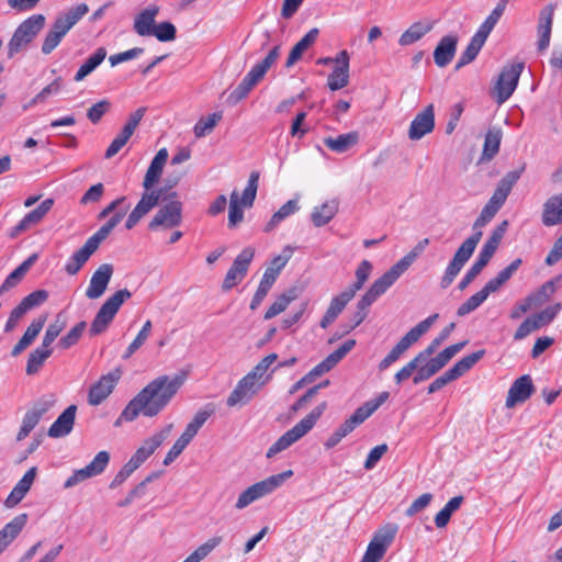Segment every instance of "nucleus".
Instances as JSON below:
<instances>
[{"instance_id": "57", "label": "nucleus", "mask_w": 562, "mask_h": 562, "mask_svg": "<svg viewBox=\"0 0 562 562\" xmlns=\"http://www.w3.org/2000/svg\"><path fill=\"white\" fill-rule=\"evenodd\" d=\"M222 541L221 537H213L209 539L205 543L195 549L191 554H189L182 562H200L204 558H206L211 551L216 548Z\"/></svg>"}, {"instance_id": "60", "label": "nucleus", "mask_w": 562, "mask_h": 562, "mask_svg": "<svg viewBox=\"0 0 562 562\" xmlns=\"http://www.w3.org/2000/svg\"><path fill=\"white\" fill-rule=\"evenodd\" d=\"M349 83V69L334 68L328 75L327 86L331 91L345 88Z\"/></svg>"}, {"instance_id": "6", "label": "nucleus", "mask_w": 562, "mask_h": 562, "mask_svg": "<svg viewBox=\"0 0 562 562\" xmlns=\"http://www.w3.org/2000/svg\"><path fill=\"white\" fill-rule=\"evenodd\" d=\"M89 11L86 3H80L70 8L64 14L58 15L50 30L47 32L42 44V53L50 54L61 42L63 37L72 29L75 24Z\"/></svg>"}, {"instance_id": "31", "label": "nucleus", "mask_w": 562, "mask_h": 562, "mask_svg": "<svg viewBox=\"0 0 562 562\" xmlns=\"http://www.w3.org/2000/svg\"><path fill=\"white\" fill-rule=\"evenodd\" d=\"M541 221L547 227L562 223V193L552 195L544 202Z\"/></svg>"}, {"instance_id": "30", "label": "nucleus", "mask_w": 562, "mask_h": 562, "mask_svg": "<svg viewBox=\"0 0 562 562\" xmlns=\"http://www.w3.org/2000/svg\"><path fill=\"white\" fill-rule=\"evenodd\" d=\"M46 322V316H40L31 322V324L27 326L26 330L24 331L23 336L20 338V340L15 344V346L11 350L12 357H18L20 353H22L29 346L33 344L35 338L40 335L42 331L44 325Z\"/></svg>"}, {"instance_id": "4", "label": "nucleus", "mask_w": 562, "mask_h": 562, "mask_svg": "<svg viewBox=\"0 0 562 562\" xmlns=\"http://www.w3.org/2000/svg\"><path fill=\"white\" fill-rule=\"evenodd\" d=\"M485 225L486 223L482 222L481 218L477 217L475 220V222L473 223V234L469 236L457 249L453 258L448 263L443 272V276L441 277L440 286L442 289H447L452 284L456 277L460 273L464 265L472 257L483 235L481 228Z\"/></svg>"}, {"instance_id": "39", "label": "nucleus", "mask_w": 562, "mask_h": 562, "mask_svg": "<svg viewBox=\"0 0 562 562\" xmlns=\"http://www.w3.org/2000/svg\"><path fill=\"white\" fill-rule=\"evenodd\" d=\"M521 262V259L517 258L513 262H510V265L502 269L495 278L488 280L486 284L483 286L485 292L490 295L491 293L498 291L518 270Z\"/></svg>"}, {"instance_id": "59", "label": "nucleus", "mask_w": 562, "mask_h": 562, "mask_svg": "<svg viewBox=\"0 0 562 562\" xmlns=\"http://www.w3.org/2000/svg\"><path fill=\"white\" fill-rule=\"evenodd\" d=\"M372 268V263L369 260H362L356 269V281L347 289L351 290L356 294L360 289H362L369 279Z\"/></svg>"}, {"instance_id": "49", "label": "nucleus", "mask_w": 562, "mask_h": 562, "mask_svg": "<svg viewBox=\"0 0 562 562\" xmlns=\"http://www.w3.org/2000/svg\"><path fill=\"white\" fill-rule=\"evenodd\" d=\"M277 278L273 277L271 272H263V276L259 282L258 289L255 292L251 302H250V310L255 311L259 307V305L262 303L265 297L267 296L268 292L274 284Z\"/></svg>"}, {"instance_id": "44", "label": "nucleus", "mask_w": 562, "mask_h": 562, "mask_svg": "<svg viewBox=\"0 0 562 562\" xmlns=\"http://www.w3.org/2000/svg\"><path fill=\"white\" fill-rule=\"evenodd\" d=\"M358 134L356 132L340 134L336 138L327 137L324 139V144L330 150L341 154L347 151L351 146L357 144Z\"/></svg>"}, {"instance_id": "23", "label": "nucleus", "mask_w": 562, "mask_h": 562, "mask_svg": "<svg viewBox=\"0 0 562 562\" xmlns=\"http://www.w3.org/2000/svg\"><path fill=\"white\" fill-rule=\"evenodd\" d=\"M435 127V114H434V105L429 104L418 113L414 120L411 122L408 130V137L412 140H418L423 138L426 134L432 132Z\"/></svg>"}, {"instance_id": "28", "label": "nucleus", "mask_w": 562, "mask_h": 562, "mask_svg": "<svg viewBox=\"0 0 562 562\" xmlns=\"http://www.w3.org/2000/svg\"><path fill=\"white\" fill-rule=\"evenodd\" d=\"M509 0H499L496 7L492 10L484 22L479 26L474 35L472 36L482 44H485L488 35L494 30L495 25L504 14Z\"/></svg>"}, {"instance_id": "40", "label": "nucleus", "mask_w": 562, "mask_h": 562, "mask_svg": "<svg viewBox=\"0 0 562 562\" xmlns=\"http://www.w3.org/2000/svg\"><path fill=\"white\" fill-rule=\"evenodd\" d=\"M36 259L37 256L35 254L30 256L4 279L3 283L0 286V296L3 295L9 290L15 288L21 282L24 274L30 270V268Z\"/></svg>"}, {"instance_id": "14", "label": "nucleus", "mask_w": 562, "mask_h": 562, "mask_svg": "<svg viewBox=\"0 0 562 562\" xmlns=\"http://www.w3.org/2000/svg\"><path fill=\"white\" fill-rule=\"evenodd\" d=\"M255 257V248L246 247L244 248L237 257L234 259L231 268L227 270L226 276L223 280L222 289L223 291H229L235 285L240 283L245 276L247 274L249 265L251 263Z\"/></svg>"}, {"instance_id": "22", "label": "nucleus", "mask_w": 562, "mask_h": 562, "mask_svg": "<svg viewBox=\"0 0 562 562\" xmlns=\"http://www.w3.org/2000/svg\"><path fill=\"white\" fill-rule=\"evenodd\" d=\"M112 274L113 266L111 263L100 265L90 279V283L86 290V296L90 300H95L102 296L108 288Z\"/></svg>"}, {"instance_id": "55", "label": "nucleus", "mask_w": 562, "mask_h": 562, "mask_svg": "<svg viewBox=\"0 0 562 562\" xmlns=\"http://www.w3.org/2000/svg\"><path fill=\"white\" fill-rule=\"evenodd\" d=\"M487 297L488 294L482 288L479 292L470 296L464 303H462L458 307L457 315L459 317H463L470 314L471 312L475 311L481 304H483Z\"/></svg>"}, {"instance_id": "7", "label": "nucleus", "mask_w": 562, "mask_h": 562, "mask_svg": "<svg viewBox=\"0 0 562 562\" xmlns=\"http://www.w3.org/2000/svg\"><path fill=\"white\" fill-rule=\"evenodd\" d=\"M45 25L43 14H33L24 20L13 32L8 43V58H13L16 54L25 52L29 45L35 40L37 34Z\"/></svg>"}, {"instance_id": "48", "label": "nucleus", "mask_w": 562, "mask_h": 562, "mask_svg": "<svg viewBox=\"0 0 562 562\" xmlns=\"http://www.w3.org/2000/svg\"><path fill=\"white\" fill-rule=\"evenodd\" d=\"M223 114L221 111L209 114L207 116H202L198 120V122L193 126V133L196 138H202L209 135L216 124L222 120Z\"/></svg>"}, {"instance_id": "27", "label": "nucleus", "mask_w": 562, "mask_h": 562, "mask_svg": "<svg viewBox=\"0 0 562 562\" xmlns=\"http://www.w3.org/2000/svg\"><path fill=\"white\" fill-rule=\"evenodd\" d=\"M457 45L458 37L456 35L449 34L441 37L434 50L435 64L440 68L449 65L456 55Z\"/></svg>"}, {"instance_id": "20", "label": "nucleus", "mask_w": 562, "mask_h": 562, "mask_svg": "<svg viewBox=\"0 0 562 562\" xmlns=\"http://www.w3.org/2000/svg\"><path fill=\"white\" fill-rule=\"evenodd\" d=\"M535 391L536 387L529 374L519 376L512 383L508 390L505 406L507 408H513L517 404L525 403L530 398Z\"/></svg>"}, {"instance_id": "16", "label": "nucleus", "mask_w": 562, "mask_h": 562, "mask_svg": "<svg viewBox=\"0 0 562 562\" xmlns=\"http://www.w3.org/2000/svg\"><path fill=\"white\" fill-rule=\"evenodd\" d=\"M121 379V370L117 368L106 374H103L93 383L88 393V403L91 406L100 405L114 390Z\"/></svg>"}, {"instance_id": "17", "label": "nucleus", "mask_w": 562, "mask_h": 562, "mask_svg": "<svg viewBox=\"0 0 562 562\" xmlns=\"http://www.w3.org/2000/svg\"><path fill=\"white\" fill-rule=\"evenodd\" d=\"M266 74L267 70L259 63L254 65L238 86L229 93L227 102L235 105L244 100Z\"/></svg>"}, {"instance_id": "29", "label": "nucleus", "mask_w": 562, "mask_h": 562, "mask_svg": "<svg viewBox=\"0 0 562 562\" xmlns=\"http://www.w3.org/2000/svg\"><path fill=\"white\" fill-rule=\"evenodd\" d=\"M56 400L54 395L40 398L31 409H29L22 419V425L31 431L40 423L41 418L50 409Z\"/></svg>"}, {"instance_id": "18", "label": "nucleus", "mask_w": 562, "mask_h": 562, "mask_svg": "<svg viewBox=\"0 0 562 562\" xmlns=\"http://www.w3.org/2000/svg\"><path fill=\"white\" fill-rule=\"evenodd\" d=\"M429 243V238L420 239L408 254H406L402 259L394 263L382 276L393 285L400 279V277L408 270L416 258L426 249Z\"/></svg>"}, {"instance_id": "50", "label": "nucleus", "mask_w": 562, "mask_h": 562, "mask_svg": "<svg viewBox=\"0 0 562 562\" xmlns=\"http://www.w3.org/2000/svg\"><path fill=\"white\" fill-rule=\"evenodd\" d=\"M431 30V25H424L420 22L413 23L401 36L398 44L401 46H408L419 41Z\"/></svg>"}, {"instance_id": "15", "label": "nucleus", "mask_w": 562, "mask_h": 562, "mask_svg": "<svg viewBox=\"0 0 562 562\" xmlns=\"http://www.w3.org/2000/svg\"><path fill=\"white\" fill-rule=\"evenodd\" d=\"M110 461V454L106 451H100L93 460L85 468L75 470L72 474L65 481L64 488H71L80 482L101 474Z\"/></svg>"}, {"instance_id": "2", "label": "nucleus", "mask_w": 562, "mask_h": 562, "mask_svg": "<svg viewBox=\"0 0 562 562\" xmlns=\"http://www.w3.org/2000/svg\"><path fill=\"white\" fill-rule=\"evenodd\" d=\"M167 159V148L159 149L153 158L143 181L145 192L142 194V198L136 206L128 214L125 222L126 229H132L134 226H136L140 218L159 203V200L164 193V189L153 190V188L159 181Z\"/></svg>"}, {"instance_id": "45", "label": "nucleus", "mask_w": 562, "mask_h": 562, "mask_svg": "<svg viewBox=\"0 0 562 562\" xmlns=\"http://www.w3.org/2000/svg\"><path fill=\"white\" fill-rule=\"evenodd\" d=\"M300 209L297 200H289L270 218L265 226V232H272L282 221L297 212Z\"/></svg>"}, {"instance_id": "34", "label": "nucleus", "mask_w": 562, "mask_h": 562, "mask_svg": "<svg viewBox=\"0 0 562 562\" xmlns=\"http://www.w3.org/2000/svg\"><path fill=\"white\" fill-rule=\"evenodd\" d=\"M319 34L317 27L311 29L291 49L285 67H292L297 60L301 59L302 55L316 42Z\"/></svg>"}, {"instance_id": "64", "label": "nucleus", "mask_w": 562, "mask_h": 562, "mask_svg": "<svg viewBox=\"0 0 562 562\" xmlns=\"http://www.w3.org/2000/svg\"><path fill=\"white\" fill-rule=\"evenodd\" d=\"M151 36H155L159 42H171L177 37V29L173 23L164 21L156 24Z\"/></svg>"}, {"instance_id": "52", "label": "nucleus", "mask_w": 562, "mask_h": 562, "mask_svg": "<svg viewBox=\"0 0 562 562\" xmlns=\"http://www.w3.org/2000/svg\"><path fill=\"white\" fill-rule=\"evenodd\" d=\"M259 184V173L254 171L250 173L246 188L243 191L241 196H239V203L244 207H251L256 200L257 190Z\"/></svg>"}, {"instance_id": "51", "label": "nucleus", "mask_w": 562, "mask_h": 562, "mask_svg": "<svg viewBox=\"0 0 562 562\" xmlns=\"http://www.w3.org/2000/svg\"><path fill=\"white\" fill-rule=\"evenodd\" d=\"M295 299L294 290H289L288 292L281 294L276 299V301L269 306L266 311L263 318L271 319L277 315L281 314L286 310L289 304Z\"/></svg>"}, {"instance_id": "62", "label": "nucleus", "mask_w": 562, "mask_h": 562, "mask_svg": "<svg viewBox=\"0 0 562 562\" xmlns=\"http://www.w3.org/2000/svg\"><path fill=\"white\" fill-rule=\"evenodd\" d=\"M278 359L277 353H270L266 356L263 359H261L257 366L248 373L249 375H252V379H255L259 385L265 384V374L269 367Z\"/></svg>"}, {"instance_id": "43", "label": "nucleus", "mask_w": 562, "mask_h": 562, "mask_svg": "<svg viewBox=\"0 0 562 562\" xmlns=\"http://www.w3.org/2000/svg\"><path fill=\"white\" fill-rule=\"evenodd\" d=\"M561 276L546 281L536 292L527 296L532 306H541L548 302L557 291V283L561 280Z\"/></svg>"}, {"instance_id": "42", "label": "nucleus", "mask_w": 562, "mask_h": 562, "mask_svg": "<svg viewBox=\"0 0 562 562\" xmlns=\"http://www.w3.org/2000/svg\"><path fill=\"white\" fill-rule=\"evenodd\" d=\"M105 57L106 49L104 47L97 48L95 52L92 55H90L87 58V60L80 66V68L74 77V80L77 82L82 81L87 76L94 71L98 68V66L101 65Z\"/></svg>"}, {"instance_id": "38", "label": "nucleus", "mask_w": 562, "mask_h": 562, "mask_svg": "<svg viewBox=\"0 0 562 562\" xmlns=\"http://www.w3.org/2000/svg\"><path fill=\"white\" fill-rule=\"evenodd\" d=\"M338 212V202L336 200L324 202L315 206L311 214V221L315 227H322L328 224Z\"/></svg>"}, {"instance_id": "12", "label": "nucleus", "mask_w": 562, "mask_h": 562, "mask_svg": "<svg viewBox=\"0 0 562 562\" xmlns=\"http://www.w3.org/2000/svg\"><path fill=\"white\" fill-rule=\"evenodd\" d=\"M524 67V63H514L503 67L494 87V95L497 104H503L512 97L518 86Z\"/></svg>"}, {"instance_id": "54", "label": "nucleus", "mask_w": 562, "mask_h": 562, "mask_svg": "<svg viewBox=\"0 0 562 562\" xmlns=\"http://www.w3.org/2000/svg\"><path fill=\"white\" fill-rule=\"evenodd\" d=\"M484 44L480 43L475 38L471 37L468 46L461 53L457 64H456V70L461 69L462 67L469 65L472 63L479 55L480 50Z\"/></svg>"}, {"instance_id": "26", "label": "nucleus", "mask_w": 562, "mask_h": 562, "mask_svg": "<svg viewBox=\"0 0 562 562\" xmlns=\"http://www.w3.org/2000/svg\"><path fill=\"white\" fill-rule=\"evenodd\" d=\"M76 413L77 406L69 405L50 425L47 435L50 438H63L69 435L75 425Z\"/></svg>"}, {"instance_id": "46", "label": "nucleus", "mask_w": 562, "mask_h": 562, "mask_svg": "<svg viewBox=\"0 0 562 562\" xmlns=\"http://www.w3.org/2000/svg\"><path fill=\"white\" fill-rule=\"evenodd\" d=\"M502 140V131L497 127H492L487 131L484 139L482 159L491 160L499 150Z\"/></svg>"}, {"instance_id": "8", "label": "nucleus", "mask_w": 562, "mask_h": 562, "mask_svg": "<svg viewBox=\"0 0 562 562\" xmlns=\"http://www.w3.org/2000/svg\"><path fill=\"white\" fill-rule=\"evenodd\" d=\"M292 475L293 471L286 470L281 473L270 475L269 477L250 485L239 494L235 508L244 509L251 503L271 494Z\"/></svg>"}, {"instance_id": "33", "label": "nucleus", "mask_w": 562, "mask_h": 562, "mask_svg": "<svg viewBox=\"0 0 562 562\" xmlns=\"http://www.w3.org/2000/svg\"><path fill=\"white\" fill-rule=\"evenodd\" d=\"M438 314H432L411 328L396 344L404 352L429 330Z\"/></svg>"}, {"instance_id": "1", "label": "nucleus", "mask_w": 562, "mask_h": 562, "mask_svg": "<svg viewBox=\"0 0 562 562\" xmlns=\"http://www.w3.org/2000/svg\"><path fill=\"white\" fill-rule=\"evenodd\" d=\"M184 383L183 375H160L143 387L123 408L114 427L134 422L139 415L155 417L162 412Z\"/></svg>"}, {"instance_id": "10", "label": "nucleus", "mask_w": 562, "mask_h": 562, "mask_svg": "<svg viewBox=\"0 0 562 562\" xmlns=\"http://www.w3.org/2000/svg\"><path fill=\"white\" fill-rule=\"evenodd\" d=\"M391 286L392 284L383 276L371 284L368 291L358 301L356 311L352 313L347 324V331L353 330L367 318L370 306Z\"/></svg>"}, {"instance_id": "47", "label": "nucleus", "mask_w": 562, "mask_h": 562, "mask_svg": "<svg viewBox=\"0 0 562 562\" xmlns=\"http://www.w3.org/2000/svg\"><path fill=\"white\" fill-rule=\"evenodd\" d=\"M53 353V349H46L43 346L37 347L34 349L27 358L25 372L27 375H34L36 374L46 359H48Z\"/></svg>"}, {"instance_id": "36", "label": "nucleus", "mask_w": 562, "mask_h": 562, "mask_svg": "<svg viewBox=\"0 0 562 562\" xmlns=\"http://www.w3.org/2000/svg\"><path fill=\"white\" fill-rule=\"evenodd\" d=\"M172 429V424L165 426L160 431L154 434L147 438L143 446L139 447L135 453L138 454L144 461H146L155 450L168 438Z\"/></svg>"}, {"instance_id": "25", "label": "nucleus", "mask_w": 562, "mask_h": 562, "mask_svg": "<svg viewBox=\"0 0 562 562\" xmlns=\"http://www.w3.org/2000/svg\"><path fill=\"white\" fill-rule=\"evenodd\" d=\"M98 248L99 246L88 238L85 245L68 258L64 267L66 273L69 276L77 274Z\"/></svg>"}, {"instance_id": "37", "label": "nucleus", "mask_w": 562, "mask_h": 562, "mask_svg": "<svg viewBox=\"0 0 562 562\" xmlns=\"http://www.w3.org/2000/svg\"><path fill=\"white\" fill-rule=\"evenodd\" d=\"M447 362L443 358H441V355L438 353L436 357H429L426 360V363L420 366L413 376V383L419 384L431 376H434L437 372H439L443 367H446Z\"/></svg>"}, {"instance_id": "41", "label": "nucleus", "mask_w": 562, "mask_h": 562, "mask_svg": "<svg viewBox=\"0 0 562 562\" xmlns=\"http://www.w3.org/2000/svg\"><path fill=\"white\" fill-rule=\"evenodd\" d=\"M128 209L130 204H125L124 207L116 211L113 216H111L109 221L89 238L98 246H100V244L110 235L115 226L124 218Z\"/></svg>"}, {"instance_id": "11", "label": "nucleus", "mask_w": 562, "mask_h": 562, "mask_svg": "<svg viewBox=\"0 0 562 562\" xmlns=\"http://www.w3.org/2000/svg\"><path fill=\"white\" fill-rule=\"evenodd\" d=\"M485 355V350H477L472 352L459 361H457L450 369H448L442 375L436 378L428 386V393H435L446 386L448 383L459 379L467 371L472 369L476 362H479Z\"/></svg>"}, {"instance_id": "5", "label": "nucleus", "mask_w": 562, "mask_h": 562, "mask_svg": "<svg viewBox=\"0 0 562 562\" xmlns=\"http://www.w3.org/2000/svg\"><path fill=\"white\" fill-rule=\"evenodd\" d=\"M327 407L326 402H322L316 407H314L303 419H301L296 425H294L291 429L285 431L268 450L266 457L268 459L273 458L278 453L284 451L290 446L299 441L302 437H304L310 430L313 429L317 420L324 414Z\"/></svg>"}, {"instance_id": "19", "label": "nucleus", "mask_w": 562, "mask_h": 562, "mask_svg": "<svg viewBox=\"0 0 562 562\" xmlns=\"http://www.w3.org/2000/svg\"><path fill=\"white\" fill-rule=\"evenodd\" d=\"M182 221V204L179 201H171L164 205L149 222V229H156L158 226L172 228L180 225Z\"/></svg>"}, {"instance_id": "3", "label": "nucleus", "mask_w": 562, "mask_h": 562, "mask_svg": "<svg viewBox=\"0 0 562 562\" xmlns=\"http://www.w3.org/2000/svg\"><path fill=\"white\" fill-rule=\"evenodd\" d=\"M389 392H381L375 398L364 402L324 442L325 449L335 448L345 437L367 420L387 398Z\"/></svg>"}, {"instance_id": "53", "label": "nucleus", "mask_w": 562, "mask_h": 562, "mask_svg": "<svg viewBox=\"0 0 562 562\" xmlns=\"http://www.w3.org/2000/svg\"><path fill=\"white\" fill-rule=\"evenodd\" d=\"M151 322L149 319L146 321L134 340L128 345L125 352L123 353L122 358L124 360L131 358L144 345L151 333Z\"/></svg>"}, {"instance_id": "32", "label": "nucleus", "mask_w": 562, "mask_h": 562, "mask_svg": "<svg viewBox=\"0 0 562 562\" xmlns=\"http://www.w3.org/2000/svg\"><path fill=\"white\" fill-rule=\"evenodd\" d=\"M552 23H553V8L547 7L543 9L539 16V23H538V50L543 52L546 50L550 45V38H551V31H552Z\"/></svg>"}, {"instance_id": "63", "label": "nucleus", "mask_w": 562, "mask_h": 562, "mask_svg": "<svg viewBox=\"0 0 562 562\" xmlns=\"http://www.w3.org/2000/svg\"><path fill=\"white\" fill-rule=\"evenodd\" d=\"M355 295L356 294L351 290H344L331 299L327 310L338 317V315L344 311L346 305L353 299Z\"/></svg>"}, {"instance_id": "35", "label": "nucleus", "mask_w": 562, "mask_h": 562, "mask_svg": "<svg viewBox=\"0 0 562 562\" xmlns=\"http://www.w3.org/2000/svg\"><path fill=\"white\" fill-rule=\"evenodd\" d=\"M396 529L393 528L385 533L375 537L368 546L367 551L364 553L366 557L379 562L385 554L389 546L394 539Z\"/></svg>"}, {"instance_id": "56", "label": "nucleus", "mask_w": 562, "mask_h": 562, "mask_svg": "<svg viewBox=\"0 0 562 562\" xmlns=\"http://www.w3.org/2000/svg\"><path fill=\"white\" fill-rule=\"evenodd\" d=\"M243 205L239 203V195L236 190L231 193L228 210V227L237 226L244 220Z\"/></svg>"}, {"instance_id": "58", "label": "nucleus", "mask_w": 562, "mask_h": 562, "mask_svg": "<svg viewBox=\"0 0 562 562\" xmlns=\"http://www.w3.org/2000/svg\"><path fill=\"white\" fill-rule=\"evenodd\" d=\"M87 328V323L85 321H81L77 323L67 335L61 337L58 341V346L61 349H69L72 346H75L81 338L85 329Z\"/></svg>"}, {"instance_id": "61", "label": "nucleus", "mask_w": 562, "mask_h": 562, "mask_svg": "<svg viewBox=\"0 0 562 562\" xmlns=\"http://www.w3.org/2000/svg\"><path fill=\"white\" fill-rule=\"evenodd\" d=\"M456 327V324L454 323H450L449 325H447L441 331L440 334L438 335V337H436L424 350H422L419 352V355L425 359L427 360L429 357H431L436 350L438 349V347L450 336V334L453 331Z\"/></svg>"}, {"instance_id": "21", "label": "nucleus", "mask_w": 562, "mask_h": 562, "mask_svg": "<svg viewBox=\"0 0 562 562\" xmlns=\"http://www.w3.org/2000/svg\"><path fill=\"white\" fill-rule=\"evenodd\" d=\"M261 385L252 379V375L246 374L235 386L227 397L226 404L229 407L236 406L237 404L248 403L252 396L257 393Z\"/></svg>"}, {"instance_id": "13", "label": "nucleus", "mask_w": 562, "mask_h": 562, "mask_svg": "<svg viewBox=\"0 0 562 562\" xmlns=\"http://www.w3.org/2000/svg\"><path fill=\"white\" fill-rule=\"evenodd\" d=\"M47 299L48 292L46 290H36L23 297L22 301L10 312L4 324L3 331L7 334L12 333L27 312L38 307Z\"/></svg>"}, {"instance_id": "24", "label": "nucleus", "mask_w": 562, "mask_h": 562, "mask_svg": "<svg viewBox=\"0 0 562 562\" xmlns=\"http://www.w3.org/2000/svg\"><path fill=\"white\" fill-rule=\"evenodd\" d=\"M159 13V7L150 4L134 18L133 31L142 37L151 36L156 27V18Z\"/></svg>"}, {"instance_id": "9", "label": "nucleus", "mask_w": 562, "mask_h": 562, "mask_svg": "<svg viewBox=\"0 0 562 562\" xmlns=\"http://www.w3.org/2000/svg\"><path fill=\"white\" fill-rule=\"evenodd\" d=\"M132 293L127 289H122L116 291L110 297H108L106 301L101 305V307L97 312L90 325L89 335L91 337H94L103 334L114 319L121 305L125 302V300L130 299Z\"/></svg>"}]
</instances>
